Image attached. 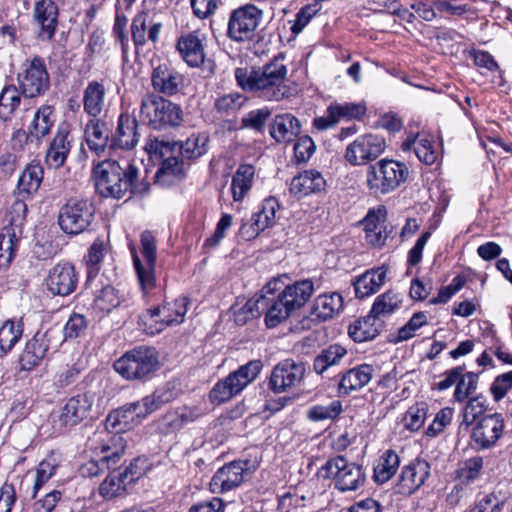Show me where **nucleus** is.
I'll list each match as a JSON object with an SVG mask.
<instances>
[{"label":"nucleus","mask_w":512,"mask_h":512,"mask_svg":"<svg viewBox=\"0 0 512 512\" xmlns=\"http://www.w3.org/2000/svg\"><path fill=\"white\" fill-rule=\"evenodd\" d=\"M326 181L323 175L317 170H305L293 177L290 182V193L296 198H303L310 194L323 191Z\"/></svg>","instance_id":"c756f323"},{"label":"nucleus","mask_w":512,"mask_h":512,"mask_svg":"<svg viewBox=\"0 0 512 512\" xmlns=\"http://www.w3.org/2000/svg\"><path fill=\"white\" fill-rule=\"evenodd\" d=\"M206 142L207 139L205 137L193 135L176 148L183 158L194 159L202 156L206 152Z\"/></svg>","instance_id":"052dcab7"},{"label":"nucleus","mask_w":512,"mask_h":512,"mask_svg":"<svg viewBox=\"0 0 512 512\" xmlns=\"http://www.w3.org/2000/svg\"><path fill=\"white\" fill-rule=\"evenodd\" d=\"M43 175L44 170L39 163L28 164L19 176L15 197L33 198L41 186Z\"/></svg>","instance_id":"2f4dec72"},{"label":"nucleus","mask_w":512,"mask_h":512,"mask_svg":"<svg viewBox=\"0 0 512 512\" xmlns=\"http://www.w3.org/2000/svg\"><path fill=\"white\" fill-rule=\"evenodd\" d=\"M386 276L387 269L384 267L367 270L353 283L356 297L365 298L376 293L384 284Z\"/></svg>","instance_id":"f704fd0d"},{"label":"nucleus","mask_w":512,"mask_h":512,"mask_svg":"<svg viewBox=\"0 0 512 512\" xmlns=\"http://www.w3.org/2000/svg\"><path fill=\"white\" fill-rule=\"evenodd\" d=\"M270 116L271 110L267 107L251 110L242 118V125L257 132H262Z\"/></svg>","instance_id":"0e129e2a"},{"label":"nucleus","mask_w":512,"mask_h":512,"mask_svg":"<svg viewBox=\"0 0 512 512\" xmlns=\"http://www.w3.org/2000/svg\"><path fill=\"white\" fill-rule=\"evenodd\" d=\"M91 449L98 459L89 460L80 468L84 477H95L103 472L104 467L109 469L116 465L125 451V441L121 435H112L109 431H99L91 439Z\"/></svg>","instance_id":"20e7f679"},{"label":"nucleus","mask_w":512,"mask_h":512,"mask_svg":"<svg viewBox=\"0 0 512 512\" xmlns=\"http://www.w3.org/2000/svg\"><path fill=\"white\" fill-rule=\"evenodd\" d=\"M343 307V298L333 292L319 295L313 303L311 314L317 319L325 321L334 317Z\"/></svg>","instance_id":"ea45409f"},{"label":"nucleus","mask_w":512,"mask_h":512,"mask_svg":"<svg viewBox=\"0 0 512 512\" xmlns=\"http://www.w3.org/2000/svg\"><path fill=\"white\" fill-rule=\"evenodd\" d=\"M120 297L116 289L112 286H105L102 288L94 299V306L97 310L102 312H111L114 308L119 306Z\"/></svg>","instance_id":"bf43d9fd"},{"label":"nucleus","mask_w":512,"mask_h":512,"mask_svg":"<svg viewBox=\"0 0 512 512\" xmlns=\"http://www.w3.org/2000/svg\"><path fill=\"white\" fill-rule=\"evenodd\" d=\"M79 281V274L69 262L55 264L45 278L47 290L53 295L68 296L73 293Z\"/></svg>","instance_id":"412c9836"},{"label":"nucleus","mask_w":512,"mask_h":512,"mask_svg":"<svg viewBox=\"0 0 512 512\" xmlns=\"http://www.w3.org/2000/svg\"><path fill=\"white\" fill-rule=\"evenodd\" d=\"M261 368L260 360H253L239 367L213 386L208 395L209 401L214 405L229 401L256 379Z\"/></svg>","instance_id":"1a4fd4ad"},{"label":"nucleus","mask_w":512,"mask_h":512,"mask_svg":"<svg viewBox=\"0 0 512 512\" xmlns=\"http://www.w3.org/2000/svg\"><path fill=\"white\" fill-rule=\"evenodd\" d=\"M255 175L252 165L243 164L238 167L231 181V192L234 201H242L250 191Z\"/></svg>","instance_id":"a18cd8bd"},{"label":"nucleus","mask_w":512,"mask_h":512,"mask_svg":"<svg viewBox=\"0 0 512 512\" xmlns=\"http://www.w3.org/2000/svg\"><path fill=\"white\" fill-rule=\"evenodd\" d=\"M280 205L276 198L268 197L263 200L261 209L254 213L253 219L259 223V225L265 229L272 227L276 221V213L278 212Z\"/></svg>","instance_id":"6e6d98bb"},{"label":"nucleus","mask_w":512,"mask_h":512,"mask_svg":"<svg viewBox=\"0 0 512 512\" xmlns=\"http://www.w3.org/2000/svg\"><path fill=\"white\" fill-rule=\"evenodd\" d=\"M374 368L369 364H361L346 370L340 377L337 391L340 396H347L351 392L365 387L372 379Z\"/></svg>","instance_id":"cd10ccee"},{"label":"nucleus","mask_w":512,"mask_h":512,"mask_svg":"<svg viewBox=\"0 0 512 512\" xmlns=\"http://www.w3.org/2000/svg\"><path fill=\"white\" fill-rule=\"evenodd\" d=\"M140 117L156 130L180 126L183 110L180 105L156 93H146L141 100Z\"/></svg>","instance_id":"423d86ee"},{"label":"nucleus","mask_w":512,"mask_h":512,"mask_svg":"<svg viewBox=\"0 0 512 512\" xmlns=\"http://www.w3.org/2000/svg\"><path fill=\"white\" fill-rule=\"evenodd\" d=\"M403 302L401 293L394 290H388L377 296L370 313L379 321L400 309Z\"/></svg>","instance_id":"37998d69"},{"label":"nucleus","mask_w":512,"mask_h":512,"mask_svg":"<svg viewBox=\"0 0 512 512\" xmlns=\"http://www.w3.org/2000/svg\"><path fill=\"white\" fill-rule=\"evenodd\" d=\"M399 465V455L393 450L385 451L374 467L373 478L375 482L383 484L389 481L397 472Z\"/></svg>","instance_id":"49530a36"},{"label":"nucleus","mask_w":512,"mask_h":512,"mask_svg":"<svg viewBox=\"0 0 512 512\" xmlns=\"http://www.w3.org/2000/svg\"><path fill=\"white\" fill-rule=\"evenodd\" d=\"M430 475V464L416 459L402 468L400 478L395 485V493L409 496L417 491Z\"/></svg>","instance_id":"5701e85b"},{"label":"nucleus","mask_w":512,"mask_h":512,"mask_svg":"<svg viewBox=\"0 0 512 512\" xmlns=\"http://www.w3.org/2000/svg\"><path fill=\"white\" fill-rule=\"evenodd\" d=\"M183 175L182 163L175 156L166 157L155 174V181L163 186L172 185Z\"/></svg>","instance_id":"09e8293b"},{"label":"nucleus","mask_w":512,"mask_h":512,"mask_svg":"<svg viewBox=\"0 0 512 512\" xmlns=\"http://www.w3.org/2000/svg\"><path fill=\"white\" fill-rule=\"evenodd\" d=\"M386 148L383 137L366 134L357 137L345 151V159L353 166L363 165L375 160Z\"/></svg>","instance_id":"dca6fc26"},{"label":"nucleus","mask_w":512,"mask_h":512,"mask_svg":"<svg viewBox=\"0 0 512 512\" xmlns=\"http://www.w3.org/2000/svg\"><path fill=\"white\" fill-rule=\"evenodd\" d=\"M185 76L169 63H160L151 73V85L158 95L168 97L181 93L185 88Z\"/></svg>","instance_id":"aec40b11"},{"label":"nucleus","mask_w":512,"mask_h":512,"mask_svg":"<svg viewBox=\"0 0 512 512\" xmlns=\"http://www.w3.org/2000/svg\"><path fill=\"white\" fill-rule=\"evenodd\" d=\"M381 329V323L371 314L351 324L348 328L349 336L355 342H365L375 339Z\"/></svg>","instance_id":"79ce46f5"},{"label":"nucleus","mask_w":512,"mask_h":512,"mask_svg":"<svg viewBox=\"0 0 512 512\" xmlns=\"http://www.w3.org/2000/svg\"><path fill=\"white\" fill-rule=\"evenodd\" d=\"M135 418L138 417V409L134 402L128 403L119 409L111 412L106 418V429L112 428L116 431L114 435H119L120 432L130 429ZM113 435V433H111Z\"/></svg>","instance_id":"58836bf2"},{"label":"nucleus","mask_w":512,"mask_h":512,"mask_svg":"<svg viewBox=\"0 0 512 512\" xmlns=\"http://www.w3.org/2000/svg\"><path fill=\"white\" fill-rule=\"evenodd\" d=\"M95 400L96 394L91 391L70 397L61 408L58 416L61 426H75L91 417Z\"/></svg>","instance_id":"a211bd4d"},{"label":"nucleus","mask_w":512,"mask_h":512,"mask_svg":"<svg viewBox=\"0 0 512 512\" xmlns=\"http://www.w3.org/2000/svg\"><path fill=\"white\" fill-rule=\"evenodd\" d=\"M246 100V97L240 93H229L217 98L214 108L222 115H231L238 111Z\"/></svg>","instance_id":"4d7b16f0"},{"label":"nucleus","mask_w":512,"mask_h":512,"mask_svg":"<svg viewBox=\"0 0 512 512\" xmlns=\"http://www.w3.org/2000/svg\"><path fill=\"white\" fill-rule=\"evenodd\" d=\"M347 349L340 344H331L322 349L313 360V371L323 375L330 367L338 365L346 356Z\"/></svg>","instance_id":"a19ab883"},{"label":"nucleus","mask_w":512,"mask_h":512,"mask_svg":"<svg viewBox=\"0 0 512 512\" xmlns=\"http://www.w3.org/2000/svg\"><path fill=\"white\" fill-rule=\"evenodd\" d=\"M86 143L93 153L100 156L111 143L110 129L106 122L97 118L89 120L84 129Z\"/></svg>","instance_id":"7c9ffc66"},{"label":"nucleus","mask_w":512,"mask_h":512,"mask_svg":"<svg viewBox=\"0 0 512 512\" xmlns=\"http://www.w3.org/2000/svg\"><path fill=\"white\" fill-rule=\"evenodd\" d=\"M178 146V143L176 142H169L164 139H159L157 137L149 136L146 139L144 150L150 155V157L154 158H162L165 155L169 154L170 152H173L176 147Z\"/></svg>","instance_id":"e2e57ef3"},{"label":"nucleus","mask_w":512,"mask_h":512,"mask_svg":"<svg viewBox=\"0 0 512 512\" xmlns=\"http://www.w3.org/2000/svg\"><path fill=\"white\" fill-rule=\"evenodd\" d=\"M319 477L331 479L333 486L340 492L357 491L366 481L363 467L343 456L328 459L317 472Z\"/></svg>","instance_id":"0eeeda50"},{"label":"nucleus","mask_w":512,"mask_h":512,"mask_svg":"<svg viewBox=\"0 0 512 512\" xmlns=\"http://www.w3.org/2000/svg\"><path fill=\"white\" fill-rule=\"evenodd\" d=\"M301 131L299 119L291 113L277 114L269 126L270 136L278 143L294 141Z\"/></svg>","instance_id":"c85d7f7f"},{"label":"nucleus","mask_w":512,"mask_h":512,"mask_svg":"<svg viewBox=\"0 0 512 512\" xmlns=\"http://www.w3.org/2000/svg\"><path fill=\"white\" fill-rule=\"evenodd\" d=\"M113 367L126 380H145L159 367L158 353L152 347L140 346L124 353Z\"/></svg>","instance_id":"6e6552de"},{"label":"nucleus","mask_w":512,"mask_h":512,"mask_svg":"<svg viewBox=\"0 0 512 512\" xmlns=\"http://www.w3.org/2000/svg\"><path fill=\"white\" fill-rule=\"evenodd\" d=\"M56 122L55 108L43 104L37 108L26 130H18L17 135L25 136V145L28 149H38L44 139L51 133Z\"/></svg>","instance_id":"2eb2a0df"},{"label":"nucleus","mask_w":512,"mask_h":512,"mask_svg":"<svg viewBox=\"0 0 512 512\" xmlns=\"http://www.w3.org/2000/svg\"><path fill=\"white\" fill-rule=\"evenodd\" d=\"M156 244L150 231L141 234V258L133 252V264L144 296L156 287Z\"/></svg>","instance_id":"4468645a"},{"label":"nucleus","mask_w":512,"mask_h":512,"mask_svg":"<svg viewBox=\"0 0 512 512\" xmlns=\"http://www.w3.org/2000/svg\"><path fill=\"white\" fill-rule=\"evenodd\" d=\"M26 200L23 197H16L7 212V224L0 232V271L8 269L23 239V227L28 211Z\"/></svg>","instance_id":"7ed1b4c3"},{"label":"nucleus","mask_w":512,"mask_h":512,"mask_svg":"<svg viewBox=\"0 0 512 512\" xmlns=\"http://www.w3.org/2000/svg\"><path fill=\"white\" fill-rule=\"evenodd\" d=\"M138 121L128 114H120L117 127L111 136V149L131 150L139 142Z\"/></svg>","instance_id":"bb28decb"},{"label":"nucleus","mask_w":512,"mask_h":512,"mask_svg":"<svg viewBox=\"0 0 512 512\" xmlns=\"http://www.w3.org/2000/svg\"><path fill=\"white\" fill-rule=\"evenodd\" d=\"M477 384L478 374L473 372H467L466 374L462 373V376L456 385L454 398L459 402L464 401L473 391L476 390Z\"/></svg>","instance_id":"69168bd1"},{"label":"nucleus","mask_w":512,"mask_h":512,"mask_svg":"<svg viewBox=\"0 0 512 512\" xmlns=\"http://www.w3.org/2000/svg\"><path fill=\"white\" fill-rule=\"evenodd\" d=\"M177 48L183 60L191 67H198L204 62L205 54L202 40L197 32H191L182 36L177 43Z\"/></svg>","instance_id":"c9c22d12"},{"label":"nucleus","mask_w":512,"mask_h":512,"mask_svg":"<svg viewBox=\"0 0 512 512\" xmlns=\"http://www.w3.org/2000/svg\"><path fill=\"white\" fill-rule=\"evenodd\" d=\"M287 74L288 68L283 63V58L278 57L261 67L235 69V79L239 87L265 101L278 102L292 95Z\"/></svg>","instance_id":"f257e3e1"},{"label":"nucleus","mask_w":512,"mask_h":512,"mask_svg":"<svg viewBox=\"0 0 512 512\" xmlns=\"http://www.w3.org/2000/svg\"><path fill=\"white\" fill-rule=\"evenodd\" d=\"M131 37L134 43L136 52L144 47L148 42L156 44L162 29L160 22H154L149 13L141 11L137 13L131 22Z\"/></svg>","instance_id":"393cba45"},{"label":"nucleus","mask_w":512,"mask_h":512,"mask_svg":"<svg viewBox=\"0 0 512 512\" xmlns=\"http://www.w3.org/2000/svg\"><path fill=\"white\" fill-rule=\"evenodd\" d=\"M504 419L500 413L482 416L471 432V440L478 449H490L504 433Z\"/></svg>","instance_id":"f3484780"},{"label":"nucleus","mask_w":512,"mask_h":512,"mask_svg":"<svg viewBox=\"0 0 512 512\" xmlns=\"http://www.w3.org/2000/svg\"><path fill=\"white\" fill-rule=\"evenodd\" d=\"M56 466L48 461H41L35 472L31 498L35 499L42 487L55 475Z\"/></svg>","instance_id":"680f3d73"},{"label":"nucleus","mask_w":512,"mask_h":512,"mask_svg":"<svg viewBox=\"0 0 512 512\" xmlns=\"http://www.w3.org/2000/svg\"><path fill=\"white\" fill-rule=\"evenodd\" d=\"M49 348V341L45 334H35L30 339L19 357L22 370L30 371L40 364Z\"/></svg>","instance_id":"473e14b6"},{"label":"nucleus","mask_w":512,"mask_h":512,"mask_svg":"<svg viewBox=\"0 0 512 512\" xmlns=\"http://www.w3.org/2000/svg\"><path fill=\"white\" fill-rule=\"evenodd\" d=\"M250 472L248 461H233L224 465L214 474L210 481V489L213 493H225L238 487L245 476Z\"/></svg>","instance_id":"4be33fe9"},{"label":"nucleus","mask_w":512,"mask_h":512,"mask_svg":"<svg viewBox=\"0 0 512 512\" xmlns=\"http://www.w3.org/2000/svg\"><path fill=\"white\" fill-rule=\"evenodd\" d=\"M173 399V393L168 389H157L152 394L143 397L139 401H135L138 409V417H146L152 412L160 409L164 404L169 403Z\"/></svg>","instance_id":"de8ad7c7"},{"label":"nucleus","mask_w":512,"mask_h":512,"mask_svg":"<svg viewBox=\"0 0 512 512\" xmlns=\"http://www.w3.org/2000/svg\"><path fill=\"white\" fill-rule=\"evenodd\" d=\"M21 104V91L14 85L5 86L0 94V118L11 120Z\"/></svg>","instance_id":"8fccbe9b"},{"label":"nucleus","mask_w":512,"mask_h":512,"mask_svg":"<svg viewBox=\"0 0 512 512\" xmlns=\"http://www.w3.org/2000/svg\"><path fill=\"white\" fill-rule=\"evenodd\" d=\"M428 406L425 402L416 403L403 415L402 423L405 429L416 432L422 428L427 417Z\"/></svg>","instance_id":"864d4df0"},{"label":"nucleus","mask_w":512,"mask_h":512,"mask_svg":"<svg viewBox=\"0 0 512 512\" xmlns=\"http://www.w3.org/2000/svg\"><path fill=\"white\" fill-rule=\"evenodd\" d=\"M23 325L20 321H6L0 327V357L6 355L20 340Z\"/></svg>","instance_id":"3c124183"},{"label":"nucleus","mask_w":512,"mask_h":512,"mask_svg":"<svg viewBox=\"0 0 512 512\" xmlns=\"http://www.w3.org/2000/svg\"><path fill=\"white\" fill-rule=\"evenodd\" d=\"M187 305L188 299L179 297L172 302H165L161 306L147 310L140 316V320L149 333H159L168 326L181 324L187 313Z\"/></svg>","instance_id":"ddd939ff"},{"label":"nucleus","mask_w":512,"mask_h":512,"mask_svg":"<svg viewBox=\"0 0 512 512\" xmlns=\"http://www.w3.org/2000/svg\"><path fill=\"white\" fill-rule=\"evenodd\" d=\"M59 9L52 0H40L35 3L33 17L39 26V38L50 41L58 27Z\"/></svg>","instance_id":"a878e982"},{"label":"nucleus","mask_w":512,"mask_h":512,"mask_svg":"<svg viewBox=\"0 0 512 512\" xmlns=\"http://www.w3.org/2000/svg\"><path fill=\"white\" fill-rule=\"evenodd\" d=\"M408 175L409 170L404 163L381 159L368 166L366 185L373 195H386L403 184Z\"/></svg>","instance_id":"39448f33"},{"label":"nucleus","mask_w":512,"mask_h":512,"mask_svg":"<svg viewBox=\"0 0 512 512\" xmlns=\"http://www.w3.org/2000/svg\"><path fill=\"white\" fill-rule=\"evenodd\" d=\"M72 141L69 125L60 124L45 154V163L49 168L58 169L64 166L72 148Z\"/></svg>","instance_id":"b1692460"},{"label":"nucleus","mask_w":512,"mask_h":512,"mask_svg":"<svg viewBox=\"0 0 512 512\" xmlns=\"http://www.w3.org/2000/svg\"><path fill=\"white\" fill-rule=\"evenodd\" d=\"M265 323L267 327L274 328L286 320L293 310L286 304L280 295L265 296Z\"/></svg>","instance_id":"c03bdc74"},{"label":"nucleus","mask_w":512,"mask_h":512,"mask_svg":"<svg viewBox=\"0 0 512 512\" xmlns=\"http://www.w3.org/2000/svg\"><path fill=\"white\" fill-rule=\"evenodd\" d=\"M106 89L103 83L91 81L83 92V109L92 118H97L105 109Z\"/></svg>","instance_id":"e433bc0d"},{"label":"nucleus","mask_w":512,"mask_h":512,"mask_svg":"<svg viewBox=\"0 0 512 512\" xmlns=\"http://www.w3.org/2000/svg\"><path fill=\"white\" fill-rule=\"evenodd\" d=\"M305 372L304 363L285 359L273 368L269 388L275 393L285 392L298 386L302 382Z\"/></svg>","instance_id":"6ab92c4d"},{"label":"nucleus","mask_w":512,"mask_h":512,"mask_svg":"<svg viewBox=\"0 0 512 512\" xmlns=\"http://www.w3.org/2000/svg\"><path fill=\"white\" fill-rule=\"evenodd\" d=\"M313 293V282L305 279L286 286L278 295L295 311L303 307Z\"/></svg>","instance_id":"72a5a7b5"},{"label":"nucleus","mask_w":512,"mask_h":512,"mask_svg":"<svg viewBox=\"0 0 512 512\" xmlns=\"http://www.w3.org/2000/svg\"><path fill=\"white\" fill-rule=\"evenodd\" d=\"M136 165L126 161L104 160L93 169L97 192L103 197L123 198L127 193H142L147 186L139 189L135 181L138 176Z\"/></svg>","instance_id":"f03ea898"},{"label":"nucleus","mask_w":512,"mask_h":512,"mask_svg":"<svg viewBox=\"0 0 512 512\" xmlns=\"http://www.w3.org/2000/svg\"><path fill=\"white\" fill-rule=\"evenodd\" d=\"M454 410L450 407L442 408L434 417L432 423L426 430V435L436 437L444 431V429L451 423Z\"/></svg>","instance_id":"774afa93"},{"label":"nucleus","mask_w":512,"mask_h":512,"mask_svg":"<svg viewBox=\"0 0 512 512\" xmlns=\"http://www.w3.org/2000/svg\"><path fill=\"white\" fill-rule=\"evenodd\" d=\"M264 309L265 296H260L258 299H250L236 312L235 321L237 324L243 325L248 320L259 317L264 312Z\"/></svg>","instance_id":"13d9d810"},{"label":"nucleus","mask_w":512,"mask_h":512,"mask_svg":"<svg viewBox=\"0 0 512 512\" xmlns=\"http://www.w3.org/2000/svg\"><path fill=\"white\" fill-rule=\"evenodd\" d=\"M402 150H413L417 158L427 165L433 164L437 159L432 141L425 134L409 135L402 143Z\"/></svg>","instance_id":"4c0bfd02"},{"label":"nucleus","mask_w":512,"mask_h":512,"mask_svg":"<svg viewBox=\"0 0 512 512\" xmlns=\"http://www.w3.org/2000/svg\"><path fill=\"white\" fill-rule=\"evenodd\" d=\"M128 483L121 473V469L113 470L102 482L99 487L100 494L106 499L122 495Z\"/></svg>","instance_id":"603ef678"},{"label":"nucleus","mask_w":512,"mask_h":512,"mask_svg":"<svg viewBox=\"0 0 512 512\" xmlns=\"http://www.w3.org/2000/svg\"><path fill=\"white\" fill-rule=\"evenodd\" d=\"M17 83L25 97L34 98L45 94L50 88V76L44 58L38 55L26 58L20 65Z\"/></svg>","instance_id":"9d476101"},{"label":"nucleus","mask_w":512,"mask_h":512,"mask_svg":"<svg viewBox=\"0 0 512 512\" xmlns=\"http://www.w3.org/2000/svg\"><path fill=\"white\" fill-rule=\"evenodd\" d=\"M427 324V316L424 312L414 313L410 320L398 330L397 340L406 341L416 335L418 329Z\"/></svg>","instance_id":"338daca9"},{"label":"nucleus","mask_w":512,"mask_h":512,"mask_svg":"<svg viewBox=\"0 0 512 512\" xmlns=\"http://www.w3.org/2000/svg\"><path fill=\"white\" fill-rule=\"evenodd\" d=\"M263 18V10L254 4L234 9L227 22V37L238 43L252 41Z\"/></svg>","instance_id":"f8f14e48"},{"label":"nucleus","mask_w":512,"mask_h":512,"mask_svg":"<svg viewBox=\"0 0 512 512\" xmlns=\"http://www.w3.org/2000/svg\"><path fill=\"white\" fill-rule=\"evenodd\" d=\"M95 217V207L88 199L71 198L61 208L58 223L62 231L78 235L89 229Z\"/></svg>","instance_id":"9b49d317"},{"label":"nucleus","mask_w":512,"mask_h":512,"mask_svg":"<svg viewBox=\"0 0 512 512\" xmlns=\"http://www.w3.org/2000/svg\"><path fill=\"white\" fill-rule=\"evenodd\" d=\"M342 403L339 400H333L327 405H314L307 411V418L313 422L324 420H334L342 412Z\"/></svg>","instance_id":"5fc2aeb1"}]
</instances>
